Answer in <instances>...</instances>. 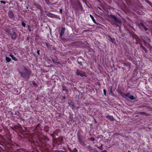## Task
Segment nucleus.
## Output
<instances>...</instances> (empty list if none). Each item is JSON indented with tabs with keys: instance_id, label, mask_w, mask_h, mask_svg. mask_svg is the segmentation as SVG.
I'll use <instances>...</instances> for the list:
<instances>
[{
	"instance_id": "nucleus-1",
	"label": "nucleus",
	"mask_w": 152,
	"mask_h": 152,
	"mask_svg": "<svg viewBox=\"0 0 152 152\" xmlns=\"http://www.w3.org/2000/svg\"><path fill=\"white\" fill-rule=\"evenodd\" d=\"M18 70L20 74V76L25 78H28L31 73L29 70L27 69L23 66L19 67Z\"/></svg>"
},
{
	"instance_id": "nucleus-2",
	"label": "nucleus",
	"mask_w": 152,
	"mask_h": 152,
	"mask_svg": "<svg viewBox=\"0 0 152 152\" xmlns=\"http://www.w3.org/2000/svg\"><path fill=\"white\" fill-rule=\"evenodd\" d=\"M38 139L39 141L42 144H44V142L45 141H49V138L46 136H43L41 137H40L39 135H37Z\"/></svg>"
},
{
	"instance_id": "nucleus-3",
	"label": "nucleus",
	"mask_w": 152,
	"mask_h": 152,
	"mask_svg": "<svg viewBox=\"0 0 152 152\" xmlns=\"http://www.w3.org/2000/svg\"><path fill=\"white\" fill-rule=\"evenodd\" d=\"M77 134V137L79 143L83 146H86V144L84 140V138L80 135V134Z\"/></svg>"
},
{
	"instance_id": "nucleus-4",
	"label": "nucleus",
	"mask_w": 152,
	"mask_h": 152,
	"mask_svg": "<svg viewBox=\"0 0 152 152\" xmlns=\"http://www.w3.org/2000/svg\"><path fill=\"white\" fill-rule=\"evenodd\" d=\"M76 74L77 75L82 77H86V72L78 69L77 70Z\"/></svg>"
},
{
	"instance_id": "nucleus-5",
	"label": "nucleus",
	"mask_w": 152,
	"mask_h": 152,
	"mask_svg": "<svg viewBox=\"0 0 152 152\" xmlns=\"http://www.w3.org/2000/svg\"><path fill=\"white\" fill-rule=\"evenodd\" d=\"M123 64L124 70L125 69L127 70L128 71H129L131 66L130 64L129 63H124Z\"/></svg>"
},
{
	"instance_id": "nucleus-6",
	"label": "nucleus",
	"mask_w": 152,
	"mask_h": 152,
	"mask_svg": "<svg viewBox=\"0 0 152 152\" xmlns=\"http://www.w3.org/2000/svg\"><path fill=\"white\" fill-rule=\"evenodd\" d=\"M110 16L116 22L119 23H121V21L120 20L116 18V17L114 15H110Z\"/></svg>"
},
{
	"instance_id": "nucleus-7",
	"label": "nucleus",
	"mask_w": 152,
	"mask_h": 152,
	"mask_svg": "<svg viewBox=\"0 0 152 152\" xmlns=\"http://www.w3.org/2000/svg\"><path fill=\"white\" fill-rule=\"evenodd\" d=\"M10 134H6V135L5 136V137L6 139H7V140L12 141V135Z\"/></svg>"
},
{
	"instance_id": "nucleus-8",
	"label": "nucleus",
	"mask_w": 152,
	"mask_h": 152,
	"mask_svg": "<svg viewBox=\"0 0 152 152\" xmlns=\"http://www.w3.org/2000/svg\"><path fill=\"white\" fill-rule=\"evenodd\" d=\"M124 96L126 97H128L130 99L133 100L135 99V98L132 95H129V94H127L124 95Z\"/></svg>"
},
{
	"instance_id": "nucleus-9",
	"label": "nucleus",
	"mask_w": 152,
	"mask_h": 152,
	"mask_svg": "<svg viewBox=\"0 0 152 152\" xmlns=\"http://www.w3.org/2000/svg\"><path fill=\"white\" fill-rule=\"evenodd\" d=\"M8 15L10 18L14 17V14L12 11L10 10L8 12Z\"/></svg>"
},
{
	"instance_id": "nucleus-10",
	"label": "nucleus",
	"mask_w": 152,
	"mask_h": 152,
	"mask_svg": "<svg viewBox=\"0 0 152 152\" xmlns=\"http://www.w3.org/2000/svg\"><path fill=\"white\" fill-rule=\"evenodd\" d=\"M87 148L91 152H95L96 151L94 150V148L90 145H88L87 147Z\"/></svg>"
},
{
	"instance_id": "nucleus-11",
	"label": "nucleus",
	"mask_w": 152,
	"mask_h": 152,
	"mask_svg": "<svg viewBox=\"0 0 152 152\" xmlns=\"http://www.w3.org/2000/svg\"><path fill=\"white\" fill-rule=\"evenodd\" d=\"M65 30V28H62L60 33V36L62 37V36L63 35Z\"/></svg>"
},
{
	"instance_id": "nucleus-12",
	"label": "nucleus",
	"mask_w": 152,
	"mask_h": 152,
	"mask_svg": "<svg viewBox=\"0 0 152 152\" xmlns=\"http://www.w3.org/2000/svg\"><path fill=\"white\" fill-rule=\"evenodd\" d=\"M17 37V35L15 32H13V34L11 36V38L12 39H15Z\"/></svg>"
},
{
	"instance_id": "nucleus-13",
	"label": "nucleus",
	"mask_w": 152,
	"mask_h": 152,
	"mask_svg": "<svg viewBox=\"0 0 152 152\" xmlns=\"http://www.w3.org/2000/svg\"><path fill=\"white\" fill-rule=\"evenodd\" d=\"M102 145H103L102 144H101V143H100L99 144H97L96 145V146L98 148L102 150L103 149Z\"/></svg>"
},
{
	"instance_id": "nucleus-14",
	"label": "nucleus",
	"mask_w": 152,
	"mask_h": 152,
	"mask_svg": "<svg viewBox=\"0 0 152 152\" xmlns=\"http://www.w3.org/2000/svg\"><path fill=\"white\" fill-rule=\"evenodd\" d=\"M62 87L63 91H65L66 93L67 94L68 92V91L66 89V87L64 84L62 85Z\"/></svg>"
},
{
	"instance_id": "nucleus-15",
	"label": "nucleus",
	"mask_w": 152,
	"mask_h": 152,
	"mask_svg": "<svg viewBox=\"0 0 152 152\" xmlns=\"http://www.w3.org/2000/svg\"><path fill=\"white\" fill-rule=\"evenodd\" d=\"M140 115H144L146 116H149V114L147 113L144 112H140L138 113Z\"/></svg>"
},
{
	"instance_id": "nucleus-16",
	"label": "nucleus",
	"mask_w": 152,
	"mask_h": 152,
	"mask_svg": "<svg viewBox=\"0 0 152 152\" xmlns=\"http://www.w3.org/2000/svg\"><path fill=\"white\" fill-rule=\"evenodd\" d=\"M83 59H81V58H78V63L81 66H83Z\"/></svg>"
},
{
	"instance_id": "nucleus-17",
	"label": "nucleus",
	"mask_w": 152,
	"mask_h": 152,
	"mask_svg": "<svg viewBox=\"0 0 152 152\" xmlns=\"http://www.w3.org/2000/svg\"><path fill=\"white\" fill-rule=\"evenodd\" d=\"M140 24L144 28L145 31L147 30H148V28L145 26V25L142 23H140Z\"/></svg>"
},
{
	"instance_id": "nucleus-18",
	"label": "nucleus",
	"mask_w": 152,
	"mask_h": 152,
	"mask_svg": "<svg viewBox=\"0 0 152 152\" xmlns=\"http://www.w3.org/2000/svg\"><path fill=\"white\" fill-rule=\"evenodd\" d=\"M106 118L108 119L111 120L113 121V116H108L107 115L106 116Z\"/></svg>"
},
{
	"instance_id": "nucleus-19",
	"label": "nucleus",
	"mask_w": 152,
	"mask_h": 152,
	"mask_svg": "<svg viewBox=\"0 0 152 152\" xmlns=\"http://www.w3.org/2000/svg\"><path fill=\"white\" fill-rule=\"evenodd\" d=\"M90 16L91 18L92 19L93 22L95 24H98L96 22L95 20L94 17L92 16L91 14H90Z\"/></svg>"
},
{
	"instance_id": "nucleus-20",
	"label": "nucleus",
	"mask_w": 152,
	"mask_h": 152,
	"mask_svg": "<svg viewBox=\"0 0 152 152\" xmlns=\"http://www.w3.org/2000/svg\"><path fill=\"white\" fill-rule=\"evenodd\" d=\"M10 56L12 58L13 60H14L15 61H16L17 60V59L14 56H13V55H12V54H10Z\"/></svg>"
},
{
	"instance_id": "nucleus-21",
	"label": "nucleus",
	"mask_w": 152,
	"mask_h": 152,
	"mask_svg": "<svg viewBox=\"0 0 152 152\" xmlns=\"http://www.w3.org/2000/svg\"><path fill=\"white\" fill-rule=\"evenodd\" d=\"M6 61L8 62H10L11 60V58H10L9 57H6Z\"/></svg>"
},
{
	"instance_id": "nucleus-22",
	"label": "nucleus",
	"mask_w": 152,
	"mask_h": 152,
	"mask_svg": "<svg viewBox=\"0 0 152 152\" xmlns=\"http://www.w3.org/2000/svg\"><path fill=\"white\" fill-rule=\"evenodd\" d=\"M68 149H69V150L70 151H77V149L76 148H74V149L73 150H72L69 147V146H68Z\"/></svg>"
},
{
	"instance_id": "nucleus-23",
	"label": "nucleus",
	"mask_w": 152,
	"mask_h": 152,
	"mask_svg": "<svg viewBox=\"0 0 152 152\" xmlns=\"http://www.w3.org/2000/svg\"><path fill=\"white\" fill-rule=\"evenodd\" d=\"M15 32L14 31H11V30L9 32V34L11 35V36H12V35L13 34V32Z\"/></svg>"
},
{
	"instance_id": "nucleus-24",
	"label": "nucleus",
	"mask_w": 152,
	"mask_h": 152,
	"mask_svg": "<svg viewBox=\"0 0 152 152\" xmlns=\"http://www.w3.org/2000/svg\"><path fill=\"white\" fill-rule=\"evenodd\" d=\"M46 152H49L47 150L46 151ZM54 152H64V151L62 150H59V151H56Z\"/></svg>"
},
{
	"instance_id": "nucleus-25",
	"label": "nucleus",
	"mask_w": 152,
	"mask_h": 152,
	"mask_svg": "<svg viewBox=\"0 0 152 152\" xmlns=\"http://www.w3.org/2000/svg\"><path fill=\"white\" fill-rule=\"evenodd\" d=\"M88 139H89L92 141H94V138L92 137H91L90 139L89 138Z\"/></svg>"
},
{
	"instance_id": "nucleus-26",
	"label": "nucleus",
	"mask_w": 152,
	"mask_h": 152,
	"mask_svg": "<svg viewBox=\"0 0 152 152\" xmlns=\"http://www.w3.org/2000/svg\"><path fill=\"white\" fill-rule=\"evenodd\" d=\"M5 31L9 33V32L11 30H9L8 28H6L5 29Z\"/></svg>"
},
{
	"instance_id": "nucleus-27",
	"label": "nucleus",
	"mask_w": 152,
	"mask_h": 152,
	"mask_svg": "<svg viewBox=\"0 0 152 152\" xmlns=\"http://www.w3.org/2000/svg\"><path fill=\"white\" fill-rule=\"evenodd\" d=\"M52 60L53 62L55 63H57V64H59V62L56 61H55V60L54 59H52Z\"/></svg>"
},
{
	"instance_id": "nucleus-28",
	"label": "nucleus",
	"mask_w": 152,
	"mask_h": 152,
	"mask_svg": "<svg viewBox=\"0 0 152 152\" xmlns=\"http://www.w3.org/2000/svg\"><path fill=\"white\" fill-rule=\"evenodd\" d=\"M22 26L24 27H25L26 26V24L23 22L22 23Z\"/></svg>"
},
{
	"instance_id": "nucleus-29",
	"label": "nucleus",
	"mask_w": 152,
	"mask_h": 152,
	"mask_svg": "<svg viewBox=\"0 0 152 152\" xmlns=\"http://www.w3.org/2000/svg\"><path fill=\"white\" fill-rule=\"evenodd\" d=\"M103 91H104V95L105 96H106V90L105 89H104L103 90Z\"/></svg>"
},
{
	"instance_id": "nucleus-30",
	"label": "nucleus",
	"mask_w": 152,
	"mask_h": 152,
	"mask_svg": "<svg viewBox=\"0 0 152 152\" xmlns=\"http://www.w3.org/2000/svg\"><path fill=\"white\" fill-rule=\"evenodd\" d=\"M37 7L39 9H41V7L40 6L39 4L37 5Z\"/></svg>"
},
{
	"instance_id": "nucleus-31",
	"label": "nucleus",
	"mask_w": 152,
	"mask_h": 152,
	"mask_svg": "<svg viewBox=\"0 0 152 152\" xmlns=\"http://www.w3.org/2000/svg\"><path fill=\"white\" fill-rule=\"evenodd\" d=\"M143 48L144 49L145 52L147 53L148 52V50L144 47H143Z\"/></svg>"
},
{
	"instance_id": "nucleus-32",
	"label": "nucleus",
	"mask_w": 152,
	"mask_h": 152,
	"mask_svg": "<svg viewBox=\"0 0 152 152\" xmlns=\"http://www.w3.org/2000/svg\"><path fill=\"white\" fill-rule=\"evenodd\" d=\"M39 52H40L39 50H37V53L38 54L39 56L40 55Z\"/></svg>"
},
{
	"instance_id": "nucleus-33",
	"label": "nucleus",
	"mask_w": 152,
	"mask_h": 152,
	"mask_svg": "<svg viewBox=\"0 0 152 152\" xmlns=\"http://www.w3.org/2000/svg\"><path fill=\"white\" fill-rule=\"evenodd\" d=\"M18 134V135H19V138H20V139H22V138H23V137H22V136H21L20 135H19V134Z\"/></svg>"
},
{
	"instance_id": "nucleus-34",
	"label": "nucleus",
	"mask_w": 152,
	"mask_h": 152,
	"mask_svg": "<svg viewBox=\"0 0 152 152\" xmlns=\"http://www.w3.org/2000/svg\"><path fill=\"white\" fill-rule=\"evenodd\" d=\"M0 2L1 3H3L4 4H6V2L4 1H1Z\"/></svg>"
},
{
	"instance_id": "nucleus-35",
	"label": "nucleus",
	"mask_w": 152,
	"mask_h": 152,
	"mask_svg": "<svg viewBox=\"0 0 152 152\" xmlns=\"http://www.w3.org/2000/svg\"><path fill=\"white\" fill-rule=\"evenodd\" d=\"M145 107V106H143V105H141L140 106H139L138 107L141 108V107Z\"/></svg>"
},
{
	"instance_id": "nucleus-36",
	"label": "nucleus",
	"mask_w": 152,
	"mask_h": 152,
	"mask_svg": "<svg viewBox=\"0 0 152 152\" xmlns=\"http://www.w3.org/2000/svg\"><path fill=\"white\" fill-rule=\"evenodd\" d=\"M62 9H60V12L62 14Z\"/></svg>"
},
{
	"instance_id": "nucleus-37",
	"label": "nucleus",
	"mask_w": 152,
	"mask_h": 152,
	"mask_svg": "<svg viewBox=\"0 0 152 152\" xmlns=\"http://www.w3.org/2000/svg\"><path fill=\"white\" fill-rule=\"evenodd\" d=\"M53 134H53H50V135L53 136L54 135V134Z\"/></svg>"
},
{
	"instance_id": "nucleus-38",
	"label": "nucleus",
	"mask_w": 152,
	"mask_h": 152,
	"mask_svg": "<svg viewBox=\"0 0 152 152\" xmlns=\"http://www.w3.org/2000/svg\"><path fill=\"white\" fill-rule=\"evenodd\" d=\"M102 152H108L106 150H104L102 151Z\"/></svg>"
},
{
	"instance_id": "nucleus-39",
	"label": "nucleus",
	"mask_w": 152,
	"mask_h": 152,
	"mask_svg": "<svg viewBox=\"0 0 152 152\" xmlns=\"http://www.w3.org/2000/svg\"><path fill=\"white\" fill-rule=\"evenodd\" d=\"M28 28H29V31L31 32V30L29 28V26H28Z\"/></svg>"
},
{
	"instance_id": "nucleus-40",
	"label": "nucleus",
	"mask_w": 152,
	"mask_h": 152,
	"mask_svg": "<svg viewBox=\"0 0 152 152\" xmlns=\"http://www.w3.org/2000/svg\"><path fill=\"white\" fill-rule=\"evenodd\" d=\"M34 85H35V86H36L37 85L36 84V83H34Z\"/></svg>"
},
{
	"instance_id": "nucleus-41",
	"label": "nucleus",
	"mask_w": 152,
	"mask_h": 152,
	"mask_svg": "<svg viewBox=\"0 0 152 152\" xmlns=\"http://www.w3.org/2000/svg\"><path fill=\"white\" fill-rule=\"evenodd\" d=\"M127 152H131L130 151H128Z\"/></svg>"
},
{
	"instance_id": "nucleus-42",
	"label": "nucleus",
	"mask_w": 152,
	"mask_h": 152,
	"mask_svg": "<svg viewBox=\"0 0 152 152\" xmlns=\"http://www.w3.org/2000/svg\"><path fill=\"white\" fill-rule=\"evenodd\" d=\"M27 134V135H28V134H28V133H27V134Z\"/></svg>"
},
{
	"instance_id": "nucleus-43",
	"label": "nucleus",
	"mask_w": 152,
	"mask_h": 152,
	"mask_svg": "<svg viewBox=\"0 0 152 152\" xmlns=\"http://www.w3.org/2000/svg\"><path fill=\"white\" fill-rule=\"evenodd\" d=\"M98 8L100 9V10H101V8H100V7H98Z\"/></svg>"
},
{
	"instance_id": "nucleus-44",
	"label": "nucleus",
	"mask_w": 152,
	"mask_h": 152,
	"mask_svg": "<svg viewBox=\"0 0 152 152\" xmlns=\"http://www.w3.org/2000/svg\"><path fill=\"white\" fill-rule=\"evenodd\" d=\"M91 134H90V133L89 134V135L90 136H91Z\"/></svg>"
},
{
	"instance_id": "nucleus-45",
	"label": "nucleus",
	"mask_w": 152,
	"mask_h": 152,
	"mask_svg": "<svg viewBox=\"0 0 152 152\" xmlns=\"http://www.w3.org/2000/svg\"><path fill=\"white\" fill-rule=\"evenodd\" d=\"M97 152V151H96V152Z\"/></svg>"
}]
</instances>
